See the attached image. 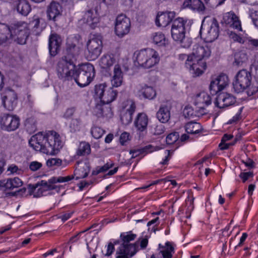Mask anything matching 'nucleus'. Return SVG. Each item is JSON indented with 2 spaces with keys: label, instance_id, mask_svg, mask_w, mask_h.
I'll return each instance as SVG.
<instances>
[{
  "label": "nucleus",
  "instance_id": "nucleus-1",
  "mask_svg": "<svg viewBox=\"0 0 258 258\" xmlns=\"http://www.w3.org/2000/svg\"><path fill=\"white\" fill-rule=\"evenodd\" d=\"M29 144L34 150L50 155L57 154L63 146L60 136L54 131L36 134L31 137Z\"/></svg>",
  "mask_w": 258,
  "mask_h": 258
},
{
  "label": "nucleus",
  "instance_id": "nucleus-2",
  "mask_svg": "<svg viewBox=\"0 0 258 258\" xmlns=\"http://www.w3.org/2000/svg\"><path fill=\"white\" fill-rule=\"evenodd\" d=\"M257 67L256 64H252L250 72L242 69L237 72L233 82L234 91L237 93L243 92L248 88L247 91L248 96L254 95L258 91L257 87H250L251 84V74H256Z\"/></svg>",
  "mask_w": 258,
  "mask_h": 258
},
{
  "label": "nucleus",
  "instance_id": "nucleus-3",
  "mask_svg": "<svg viewBox=\"0 0 258 258\" xmlns=\"http://www.w3.org/2000/svg\"><path fill=\"white\" fill-rule=\"evenodd\" d=\"M211 53L210 49H196L187 56L185 66L194 77H199L204 73L207 68L204 59L209 57Z\"/></svg>",
  "mask_w": 258,
  "mask_h": 258
},
{
  "label": "nucleus",
  "instance_id": "nucleus-4",
  "mask_svg": "<svg viewBox=\"0 0 258 258\" xmlns=\"http://www.w3.org/2000/svg\"><path fill=\"white\" fill-rule=\"evenodd\" d=\"M73 177V176L53 177L48 181L41 180L35 185H29L30 194L33 195L35 197H40L45 195L46 192L48 190L55 189L58 192L62 186H58L55 184V183L68 182L72 180Z\"/></svg>",
  "mask_w": 258,
  "mask_h": 258
},
{
  "label": "nucleus",
  "instance_id": "nucleus-5",
  "mask_svg": "<svg viewBox=\"0 0 258 258\" xmlns=\"http://www.w3.org/2000/svg\"><path fill=\"white\" fill-rule=\"evenodd\" d=\"M134 59L139 66L149 69L158 63L160 56L155 49H140L134 53Z\"/></svg>",
  "mask_w": 258,
  "mask_h": 258
},
{
  "label": "nucleus",
  "instance_id": "nucleus-6",
  "mask_svg": "<svg viewBox=\"0 0 258 258\" xmlns=\"http://www.w3.org/2000/svg\"><path fill=\"white\" fill-rule=\"evenodd\" d=\"M186 21L183 18H178L173 21L171 29V36L173 39L179 43L181 47L187 48L191 44L190 38L185 37V25Z\"/></svg>",
  "mask_w": 258,
  "mask_h": 258
},
{
  "label": "nucleus",
  "instance_id": "nucleus-7",
  "mask_svg": "<svg viewBox=\"0 0 258 258\" xmlns=\"http://www.w3.org/2000/svg\"><path fill=\"white\" fill-rule=\"evenodd\" d=\"M95 76V69L90 63L82 64L79 67V73L76 70L75 77H73L79 86L81 87L88 85Z\"/></svg>",
  "mask_w": 258,
  "mask_h": 258
},
{
  "label": "nucleus",
  "instance_id": "nucleus-8",
  "mask_svg": "<svg viewBox=\"0 0 258 258\" xmlns=\"http://www.w3.org/2000/svg\"><path fill=\"white\" fill-rule=\"evenodd\" d=\"M117 92L105 83L96 85L95 87V96L103 104H109L116 98Z\"/></svg>",
  "mask_w": 258,
  "mask_h": 258
},
{
  "label": "nucleus",
  "instance_id": "nucleus-9",
  "mask_svg": "<svg viewBox=\"0 0 258 258\" xmlns=\"http://www.w3.org/2000/svg\"><path fill=\"white\" fill-rule=\"evenodd\" d=\"M57 72L59 78L64 80L75 77L76 67L71 59L63 57L58 63Z\"/></svg>",
  "mask_w": 258,
  "mask_h": 258
},
{
  "label": "nucleus",
  "instance_id": "nucleus-10",
  "mask_svg": "<svg viewBox=\"0 0 258 258\" xmlns=\"http://www.w3.org/2000/svg\"><path fill=\"white\" fill-rule=\"evenodd\" d=\"M219 24L215 18H212L207 24L202 23L200 34L207 42H212L219 36Z\"/></svg>",
  "mask_w": 258,
  "mask_h": 258
},
{
  "label": "nucleus",
  "instance_id": "nucleus-11",
  "mask_svg": "<svg viewBox=\"0 0 258 258\" xmlns=\"http://www.w3.org/2000/svg\"><path fill=\"white\" fill-rule=\"evenodd\" d=\"M12 40L17 43L24 44L29 35L28 24L25 22H18L12 26Z\"/></svg>",
  "mask_w": 258,
  "mask_h": 258
},
{
  "label": "nucleus",
  "instance_id": "nucleus-12",
  "mask_svg": "<svg viewBox=\"0 0 258 258\" xmlns=\"http://www.w3.org/2000/svg\"><path fill=\"white\" fill-rule=\"evenodd\" d=\"M121 67L125 71L128 70L129 67L128 59L119 61L118 63L114 66L113 76L111 79V83L113 87H118L120 86L123 83V75L121 69Z\"/></svg>",
  "mask_w": 258,
  "mask_h": 258
},
{
  "label": "nucleus",
  "instance_id": "nucleus-13",
  "mask_svg": "<svg viewBox=\"0 0 258 258\" xmlns=\"http://www.w3.org/2000/svg\"><path fill=\"white\" fill-rule=\"evenodd\" d=\"M131 28L130 19L124 14L118 15L115 20V32L120 37L128 34Z\"/></svg>",
  "mask_w": 258,
  "mask_h": 258
},
{
  "label": "nucleus",
  "instance_id": "nucleus-14",
  "mask_svg": "<svg viewBox=\"0 0 258 258\" xmlns=\"http://www.w3.org/2000/svg\"><path fill=\"white\" fill-rule=\"evenodd\" d=\"M229 83V80L228 76L224 74H221L212 79L209 89L211 93L216 94L225 89Z\"/></svg>",
  "mask_w": 258,
  "mask_h": 258
},
{
  "label": "nucleus",
  "instance_id": "nucleus-15",
  "mask_svg": "<svg viewBox=\"0 0 258 258\" xmlns=\"http://www.w3.org/2000/svg\"><path fill=\"white\" fill-rule=\"evenodd\" d=\"M20 119L16 115L5 114L0 119V125L3 130L11 132L16 130L19 126Z\"/></svg>",
  "mask_w": 258,
  "mask_h": 258
},
{
  "label": "nucleus",
  "instance_id": "nucleus-16",
  "mask_svg": "<svg viewBox=\"0 0 258 258\" xmlns=\"http://www.w3.org/2000/svg\"><path fill=\"white\" fill-rule=\"evenodd\" d=\"M17 95L12 90H6L2 97L4 106L9 110H13L17 104Z\"/></svg>",
  "mask_w": 258,
  "mask_h": 258
},
{
  "label": "nucleus",
  "instance_id": "nucleus-17",
  "mask_svg": "<svg viewBox=\"0 0 258 258\" xmlns=\"http://www.w3.org/2000/svg\"><path fill=\"white\" fill-rule=\"evenodd\" d=\"M235 101V97L231 94L220 93L217 96L215 104L220 108H224L234 104Z\"/></svg>",
  "mask_w": 258,
  "mask_h": 258
},
{
  "label": "nucleus",
  "instance_id": "nucleus-18",
  "mask_svg": "<svg viewBox=\"0 0 258 258\" xmlns=\"http://www.w3.org/2000/svg\"><path fill=\"white\" fill-rule=\"evenodd\" d=\"M90 169L91 166L88 161H79L76 166L74 174L71 176H76V179L85 178L88 176Z\"/></svg>",
  "mask_w": 258,
  "mask_h": 258
},
{
  "label": "nucleus",
  "instance_id": "nucleus-19",
  "mask_svg": "<svg viewBox=\"0 0 258 258\" xmlns=\"http://www.w3.org/2000/svg\"><path fill=\"white\" fill-rule=\"evenodd\" d=\"M23 182L18 177L5 178L0 180V189L13 190L22 186Z\"/></svg>",
  "mask_w": 258,
  "mask_h": 258
},
{
  "label": "nucleus",
  "instance_id": "nucleus-20",
  "mask_svg": "<svg viewBox=\"0 0 258 258\" xmlns=\"http://www.w3.org/2000/svg\"><path fill=\"white\" fill-rule=\"evenodd\" d=\"M194 103L198 108L205 109L206 107L211 104V96L206 92H201L195 96Z\"/></svg>",
  "mask_w": 258,
  "mask_h": 258
},
{
  "label": "nucleus",
  "instance_id": "nucleus-21",
  "mask_svg": "<svg viewBox=\"0 0 258 258\" xmlns=\"http://www.w3.org/2000/svg\"><path fill=\"white\" fill-rule=\"evenodd\" d=\"M148 122L149 118L145 113H139L135 118L134 124L137 131L141 134L146 131Z\"/></svg>",
  "mask_w": 258,
  "mask_h": 258
},
{
  "label": "nucleus",
  "instance_id": "nucleus-22",
  "mask_svg": "<svg viewBox=\"0 0 258 258\" xmlns=\"http://www.w3.org/2000/svg\"><path fill=\"white\" fill-rule=\"evenodd\" d=\"M175 16L174 12H159L156 19V24L159 27H165L170 24Z\"/></svg>",
  "mask_w": 258,
  "mask_h": 258
},
{
  "label": "nucleus",
  "instance_id": "nucleus-23",
  "mask_svg": "<svg viewBox=\"0 0 258 258\" xmlns=\"http://www.w3.org/2000/svg\"><path fill=\"white\" fill-rule=\"evenodd\" d=\"M12 26L11 27L4 24H0V45L10 43L12 41Z\"/></svg>",
  "mask_w": 258,
  "mask_h": 258
},
{
  "label": "nucleus",
  "instance_id": "nucleus-24",
  "mask_svg": "<svg viewBox=\"0 0 258 258\" xmlns=\"http://www.w3.org/2000/svg\"><path fill=\"white\" fill-rule=\"evenodd\" d=\"M116 57L115 54L107 53L103 55L99 61L100 67L104 70H110L111 67L115 64Z\"/></svg>",
  "mask_w": 258,
  "mask_h": 258
},
{
  "label": "nucleus",
  "instance_id": "nucleus-25",
  "mask_svg": "<svg viewBox=\"0 0 258 258\" xmlns=\"http://www.w3.org/2000/svg\"><path fill=\"white\" fill-rule=\"evenodd\" d=\"M136 252V246L134 245H130L128 247L120 245L116 252V258H128Z\"/></svg>",
  "mask_w": 258,
  "mask_h": 258
},
{
  "label": "nucleus",
  "instance_id": "nucleus-26",
  "mask_svg": "<svg viewBox=\"0 0 258 258\" xmlns=\"http://www.w3.org/2000/svg\"><path fill=\"white\" fill-rule=\"evenodd\" d=\"M62 9L57 2H52L48 7L47 13L50 20L55 21L56 18L61 15Z\"/></svg>",
  "mask_w": 258,
  "mask_h": 258
},
{
  "label": "nucleus",
  "instance_id": "nucleus-27",
  "mask_svg": "<svg viewBox=\"0 0 258 258\" xmlns=\"http://www.w3.org/2000/svg\"><path fill=\"white\" fill-rule=\"evenodd\" d=\"M224 22L230 24L232 28L238 31H242L241 25L238 17L232 12L226 13L223 17Z\"/></svg>",
  "mask_w": 258,
  "mask_h": 258
},
{
  "label": "nucleus",
  "instance_id": "nucleus-28",
  "mask_svg": "<svg viewBox=\"0 0 258 258\" xmlns=\"http://www.w3.org/2000/svg\"><path fill=\"white\" fill-rule=\"evenodd\" d=\"M170 106L162 105L157 112V117L162 123L167 122L170 118Z\"/></svg>",
  "mask_w": 258,
  "mask_h": 258
},
{
  "label": "nucleus",
  "instance_id": "nucleus-29",
  "mask_svg": "<svg viewBox=\"0 0 258 258\" xmlns=\"http://www.w3.org/2000/svg\"><path fill=\"white\" fill-rule=\"evenodd\" d=\"M183 8H188L199 12L204 11L205 7L201 0H185L183 3Z\"/></svg>",
  "mask_w": 258,
  "mask_h": 258
},
{
  "label": "nucleus",
  "instance_id": "nucleus-30",
  "mask_svg": "<svg viewBox=\"0 0 258 258\" xmlns=\"http://www.w3.org/2000/svg\"><path fill=\"white\" fill-rule=\"evenodd\" d=\"M161 149V148L158 146H154L153 145H149L141 149L131 150L130 153L132 155V158H134L141 154L144 153L148 154L154 151L159 150Z\"/></svg>",
  "mask_w": 258,
  "mask_h": 258
},
{
  "label": "nucleus",
  "instance_id": "nucleus-31",
  "mask_svg": "<svg viewBox=\"0 0 258 258\" xmlns=\"http://www.w3.org/2000/svg\"><path fill=\"white\" fill-rule=\"evenodd\" d=\"M159 247L161 249L160 253H161L163 258L172 257L174 249L170 242H166L165 246L159 244Z\"/></svg>",
  "mask_w": 258,
  "mask_h": 258
},
{
  "label": "nucleus",
  "instance_id": "nucleus-32",
  "mask_svg": "<svg viewBox=\"0 0 258 258\" xmlns=\"http://www.w3.org/2000/svg\"><path fill=\"white\" fill-rule=\"evenodd\" d=\"M16 6L17 11L24 16H27L31 10V6L26 0H19Z\"/></svg>",
  "mask_w": 258,
  "mask_h": 258
},
{
  "label": "nucleus",
  "instance_id": "nucleus-33",
  "mask_svg": "<svg viewBox=\"0 0 258 258\" xmlns=\"http://www.w3.org/2000/svg\"><path fill=\"white\" fill-rule=\"evenodd\" d=\"M84 21H85L91 27L98 23L99 18L96 12L94 13L92 10H89L84 15Z\"/></svg>",
  "mask_w": 258,
  "mask_h": 258
},
{
  "label": "nucleus",
  "instance_id": "nucleus-34",
  "mask_svg": "<svg viewBox=\"0 0 258 258\" xmlns=\"http://www.w3.org/2000/svg\"><path fill=\"white\" fill-rule=\"evenodd\" d=\"M81 37L79 35L70 36L67 39L68 48H80L82 45Z\"/></svg>",
  "mask_w": 258,
  "mask_h": 258
},
{
  "label": "nucleus",
  "instance_id": "nucleus-35",
  "mask_svg": "<svg viewBox=\"0 0 258 258\" xmlns=\"http://www.w3.org/2000/svg\"><path fill=\"white\" fill-rule=\"evenodd\" d=\"M153 40L159 47H168V40L161 32L154 33L153 35Z\"/></svg>",
  "mask_w": 258,
  "mask_h": 258
},
{
  "label": "nucleus",
  "instance_id": "nucleus-36",
  "mask_svg": "<svg viewBox=\"0 0 258 258\" xmlns=\"http://www.w3.org/2000/svg\"><path fill=\"white\" fill-rule=\"evenodd\" d=\"M140 92L144 98L150 100L154 99L156 96V90L152 87L146 85L142 87Z\"/></svg>",
  "mask_w": 258,
  "mask_h": 258
},
{
  "label": "nucleus",
  "instance_id": "nucleus-37",
  "mask_svg": "<svg viewBox=\"0 0 258 258\" xmlns=\"http://www.w3.org/2000/svg\"><path fill=\"white\" fill-rule=\"evenodd\" d=\"M185 129L188 134H196L202 131V127L200 123L195 121H190L186 123Z\"/></svg>",
  "mask_w": 258,
  "mask_h": 258
},
{
  "label": "nucleus",
  "instance_id": "nucleus-38",
  "mask_svg": "<svg viewBox=\"0 0 258 258\" xmlns=\"http://www.w3.org/2000/svg\"><path fill=\"white\" fill-rule=\"evenodd\" d=\"M233 138V136L231 134H225L221 140V142L219 144V147L221 150H226L228 149L230 146L235 145L236 140L235 139L233 142L229 141Z\"/></svg>",
  "mask_w": 258,
  "mask_h": 258
},
{
  "label": "nucleus",
  "instance_id": "nucleus-39",
  "mask_svg": "<svg viewBox=\"0 0 258 258\" xmlns=\"http://www.w3.org/2000/svg\"><path fill=\"white\" fill-rule=\"evenodd\" d=\"M136 108L135 102L132 100H127L122 103L120 111L134 114Z\"/></svg>",
  "mask_w": 258,
  "mask_h": 258
},
{
  "label": "nucleus",
  "instance_id": "nucleus-40",
  "mask_svg": "<svg viewBox=\"0 0 258 258\" xmlns=\"http://www.w3.org/2000/svg\"><path fill=\"white\" fill-rule=\"evenodd\" d=\"M62 43L61 37L56 34H51L49 38V48H59Z\"/></svg>",
  "mask_w": 258,
  "mask_h": 258
},
{
  "label": "nucleus",
  "instance_id": "nucleus-41",
  "mask_svg": "<svg viewBox=\"0 0 258 258\" xmlns=\"http://www.w3.org/2000/svg\"><path fill=\"white\" fill-rule=\"evenodd\" d=\"M247 60V54L242 50L236 52L234 55L233 64L237 67L241 66Z\"/></svg>",
  "mask_w": 258,
  "mask_h": 258
},
{
  "label": "nucleus",
  "instance_id": "nucleus-42",
  "mask_svg": "<svg viewBox=\"0 0 258 258\" xmlns=\"http://www.w3.org/2000/svg\"><path fill=\"white\" fill-rule=\"evenodd\" d=\"M25 126L29 133H33L37 130L36 119L34 117L27 118L25 121Z\"/></svg>",
  "mask_w": 258,
  "mask_h": 258
},
{
  "label": "nucleus",
  "instance_id": "nucleus-43",
  "mask_svg": "<svg viewBox=\"0 0 258 258\" xmlns=\"http://www.w3.org/2000/svg\"><path fill=\"white\" fill-rule=\"evenodd\" d=\"M91 147L88 143L82 142L80 143L77 154L79 156H86L90 154Z\"/></svg>",
  "mask_w": 258,
  "mask_h": 258
},
{
  "label": "nucleus",
  "instance_id": "nucleus-44",
  "mask_svg": "<svg viewBox=\"0 0 258 258\" xmlns=\"http://www.w3.org/2000/svg\"><path fill=\"white\" fill-rule=\"evenodd\" d=\"M137 237V235L135 234L132 233L131 232L123 233L120 235V237L123 242L121 245H124L126 247L129 246L130 245H134L136 246V244H130L129 242L131 241L134 240Z\"/></svg>",
  "mask_w": 258,
  "mask_h": 258
},
{
  "label": "nucleus",
  "instance_id": "nucleus-45",
  "mask_svg": "<svg viewBox=\"0 0 258 258\" xmlns=\"http://www.w3.org/2000/svg\"><path fill=\"white\" fill-rule=\"evenodd\" d=\"M87 44L88 48H99L102 47V38L99 36H94L88 41Z\"/></svg>",
  "mask_w": 258,
  "mask_h": 258
},
{
  "label": "nucleus",
  "instance_id": "nucleus-46",
  "mask_svg": "<svg viewBox=\"0 0 258 258\" xmlns=\"http://www.w3.org/2000/svg\"><path fill=\"white\" fill-rule=\"evenodd\" d=\"M101 52L100 49H85L84 54L87 60L92 61L97 58Z\"/></svg>",
  "mask_w": 258,
  "mask_h": 258
},
{
  "label": "nucleus",
  "instance_id": "nucleus-47",
  "mask_svg": "<svg viewBox=\"0 0 258 258\" xmlns=\"http://www.w3.org/2000/svg\"><path fill=\"white\" fill-rule=\"evenodd\" d=\"M133 114L120 111V119L122 123L124 125L130 123L132 120Z\"/></svg>",
  "mask_w": 258,
  "mask_h": 258
},
{
  "label": "nucleus",
  "instance_id": "nucleus-48",
  "mask_svg": "<svg viewBox=\"0 0 258 258\" xmlns=\"http://www.w3.org/2000/svg\"><path fill=\"white\" fill-rule=\"evenodd\" d=\"M91 133L94 138L98 139L102 137L105 133V131L100 127L94 126L92 127Z\"/></svg>",
  "mask_w": 258,
  "mask_h": 258
},
{
  "label": "nucleus",
  "instance_id": "nucleus-49",
  "mask_svg": "<svg viewBox=\"0 0 258 258\" xmlns=\"http://www.w3.org/2000/svg\"><path fill=\"white\" fill-rule=\"evenodd\" d=\"M179 135L178 133L174 132L169 134L166 137V141L167 144L172 145L178 139Z\"/></svg>",
  "mask_w": 258,
  "mask_h": 258
},
{
  "label": "nucleus",
  "instance_id": "nucleus-50",
  "mask_svg": "<svg viewBox=\"0 0 258 258\" xmlns=\"http://www.w3.org/2000/svg\"><path fill=\"white\" fill-rule=\"evenodd\" d=\"M80 122V120L79 119H72L70 124V127L72 130L74 132L79 130Z\"/></svg>",
  "mask_w": 258,
  "mask_h": 258
},
{
  "label": "nucleus",
  "instance_id": "nucleus-51",
  "mask_svg": "<svg viewBox=\"0 0 258 258\" xmlns=\"http://www.w3.org/2000/svg\"><path fill=\"white\" fill-rule=\"evenodd\" d=\"M95 111L96 112V114L98 116H104L107 115L104 111V107L99 104L96 106Z\"/></svg>",
  "mask_w": 258,
  "mask_h": 258
},
{
  "label": "nucleus",
  "instance_id": "nucleus-52",
  "mask_svg": "<svg viewBox=\"0 0 258 258\" xmlns=\"http://www.w3.org/2000/svg\"><path fill=\"white\" fill-rule=\"evenodd\" d=\"M42 164L37 161H32L29 164V168L31 170L35 171L39 170L42 167Z\"/></svg>",
  "mask_w": 258,
  "mask_h": 258
},
{
  "label": "nucleus",
  "instance_id": "nucleus-53",
  "mask_svg": "<svg viewBox=\"0 0 258 258\" xmlns=\"http://www.w3.org/2000/svg\"><path fill=\"white\" fill-rule=\"evenodd\" d=\"M250 17L251 18V20L253 22V24L257 26V22L258 16L257 14V11L256 10H254L253 9H250Z\"/></svg>",
  "mask_w": 258,
  "mask_h": 258
},
{
  "label": "nucleus",
  "instance_id": "nucleus-54",
  "mask_svg": "<svg viewBox=\"0 0 258 258\" xmlns=\"http://www.w3.org/2000/svg\"><path fill=\"white\" fill-rule=\"evenodd\" d=\"M8 171H10L12 174H19L22 173L21 169H19L17 166L14 164H12L9 167Z\"/></svg>",
  "mask_w": 258,
  "mask_h": 258
},
{
  "label": "nucleus",
  "instance_id": "nucleus-55",
  "mask_svg": "<svg viewBox=\"0 0 258 258\" xmlns=\"http://www.w3.org/2000/svg\"><path fill=\"white\" fill-rule=\"evenodd\" d=\"M76 109L74 107L68 108V109H67V110H66L65 112L63 114V117L66 118H69L71 117L73 115Z\"/></svg>",
  "mask_w": 258,
  "mask_h": 258
},
{
  "label": "nucleus",
  "instance_id": "nucleus-56",
  "mask_svg": "<svg viewBox=\"0 0 258 258\" xmlns=\"http://www.w3.org/2000/svg\"><path fill=\"white\" fill-rule=\"evenodd\" d=\"M116 243H115L114 244H113L111 242H109L107 247V251L106 253L104 254L105 256H109L111 255L113 252H114L115 250L114 248V244H115Z\"/></svg>",
  "mask_w": 258,
  "mask_h": 258
},
{
  "label": "nucleus",
  "instance_id": "nucleus-57",
  "mask_svg": "<svg viewBox=\"0 0 258 258\" xmlns=\"http://www.w3.org/2000/svg\"><path fill=\"white\" fill-rule=\"evenodd\" d=\"M130 134L126 132L122 133L120 137V142L121 145H124L128 140H129Z\"/></svg>",
  "mask_w": 258,
  "mask_h": 258
},
{
  "label": "nucleus",
  "instance_id": "nucleus-58",
  "mask_svg": "<svg viewBox=\"0 0 258 258\" xmlns=\"http://www.w3.org/2000/svg\"><path fill=\"white\" fill-rule=\"evenodd\" d=\"M172 152L170 150H166L165 151V158L163 160V161L161 162V163L163 165L167 164L168 163V161L171 158V154Z\"/></svg>",
  "mask_w": 258,
  "mask_h": 258
},
{
  "label": "nucleus",
  "instance_id": "nucleus-59",
  "mask_svg": "<svg viewBox=\"0 0 258 258\" xmlns=\"http://www.w3.org/2000/svg\"><path fill=\"white\" fill-rule=\"evenodd\" d=\"M229 37L231 39H233L234 41H237L240 43H243L244 42L243 39L235 33L231 32L229 35Z\"/></svg>",
  "mask_w": 258,
  "mask_h": 258
},
{
  "label": "nucleus",
  "instance_id": "nucleus-60",
  "mask_svg": "<svg viewBox=\"0 0 258 258\" xmlns=\"http://www.w3.org/2000/svg\"><path fill=\"white\" fill-rule=\"evenodd\" d=\"M252 176V173L251 172H241L239 175V177L242 179L244 182Z\"/></svg>",
  "mask_w": 258,
  "mask_h": 258
},
{
  "label": "nucleus",
  "instance_id": "nucleus-61",
  "mask_svg": "<svg viewBox=\"0 0 258 258\" xmlns=\"http://www.w3.org/2000/svg\"><path fill=\"white\" fill-rule=\"evenodd\" d=\"M114 164L112 162H107L105 165H104L103 166H100V169H101V171L102 173L106 172L107 170H108L109 169L111 168L113 166Z\"/></svg>",
  "mask_w": 258,
  "mask_h": 258
},
{
  "label": "nucleus",
  "instance_id": "nucleus-62",
  "mask_svg": "<svg viewBox=\"0 0 258 258\" xmlns=\"http://www.w3.org/2000/svg\"><path fill=\"white\" fill-rule=\"evenodd\" d=\"M164 132V127L162 125H158L155 128V132L154 134L155 135H161Z\"/></svg>",
  "mask_w": 258,
  "mask_h": 258
},
{
  "label": "nucleus",
  "instance_id": "nucleus-63",
  "mask_svg": "<svg viewBox=\"0 0 258 258\" xmlns=\"http://www.w3.org/2000/svg\"><path fill=\"white\" fill-rule=\"evenodd\" d=\"M73 213L74 212L73 211H70V212H67V213L62 214L61 216V218L62 220L63 221H67V220H68L69 218H70L71 217Z\"/></svg>",
  "mask_w": 258,
  "mask_h": 258
},
{
  "label": "nucleus",
  "instance_id": "nucleus-64",
  "mask_svg": "<svg viewBox=\"0 0 258 258\" xmlns=\"http://www.w3.org/2000/svg\"><path fill=\"white\" fill-rule=\"evenodd\" d=\"M148 243V240L147 238H142L140 241V246L142 249L145 248Z\"/></svg>",
  "mask_w": 258,
  "mask_h": 258
}]
</instances>
